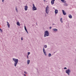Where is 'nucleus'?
Listing matches in <instances>:
<instances>
[{
	"mask_svg": "<svg viewBox=\"0 0 76 76\" xmlns=\"http://www.w3.org/2000/svg\"><path fill=\"white\" fill-rule=\"evenodd\" d=\"M12 60L14 61L15 62V63H14V65L15 67H16V65H17V64H18V59L13 58L12 59Z\"/></svg>",
	"mask_w": 76,
	"mask_h": 76,
	"instance_id": "1",
	"label": "nucleus"
},
{
	"mask_svg": "<svg viewBox=\"0 0 76 76\" xmlns=\"http://www.w3.org/2000/svg\"><path fill=\"white\" fill-rule=\"evenodd\" d=\"M44 33L45 34H44V37H48L50 35L48 31L47 30L45 31Z\"/></svg>",
	"mask_w": 76,
	"mask_h": 76,
	"instance_id": "2",
	"label": "nucleus"
},
{
	"mask_svg": "<svg viewBox=\"0 0 76 76\" xmlns=\"http://www.w3.org/2000/svg\"><path fill=\"white\" fill-rule=\"evenodd\" d=\"M65 73H67L68 76H70V74L71 73V70L69 69H68L65 71Z\"/></svg>",
	"mask_w": 76,
	"mask_h": 76,
	"instance_id": "3",
	"label": "nucleus"
},
{
	"mask_svg": "<svg viewBox=\"0 0 76 76\" xmlns=\"http://www.w3.org/2000/svg\"><path fill=\"white\" fill-rule=\"evenodd\" d=\"M49 6H47L46 7V13L47 14V15H48V13H49V11L50 10H49Z\"/></svg>",
	"mask_w": 76,
	"mask_h": 76,
	"instance_id": "4",
	"label": "nucleus"
},
{
	"mask_svg": "<svg viewBox=\"0 0 76 76\" xmlns=\"http://www.w3.org/2000/svg\"><path fill=\"white\" fill-rule=\"evenodd\" d=\"M37 10V7H35L34 4H33L32 10L34 11V10Z\"/></svg>",
	"mask_w": 76,
	"mask_h": 76,
	"instance_id": "5",
	"label": "nucleus"
},
{
	"mask_svg": "<svg viewBox=\"0 0 76 76\" xmlns=\"http://www.w3.org/2000/svg\"><path fill=\"white\" fill-rule=\"evenodd\" d=\"M28 7L27 6V5H26L24 7V10L26 11L27 10H28Z\"/></svg>",
	"mask_w": 76,
	"mask_h": 76,
	"instance_id": "6",
	"label": "nucleus"
},
{
	"mask_svg": "<svg viewBox=\"0 0 76 76\" xmlns=\"http://www.w3.org/2000/svg\"><path fill=\"white\" fill-rule=\"evenodd\" d=\"M43 51L45 56H47V54H46V52H45V49H44V48H43Z\"/></svg>",
	"mask_w": 76,
	"mask_h": 76,
	"instance_id": "7",
	"label": "nucleus"
},
{
	"mask_svg": "<svg viewBox=\"0 0 76 76\" xmlns=\"http://www.w3.org/2000/svg\"><path fill=\"white\" fill-rule=\"evenodd\" d=\"M62 13L64 15H66V13L65 12V11H64V10H62Z\"/></svg>",
	"mask_w": 76,
	"mask_h": 76,
	"instance_id": "8",
	"label": "nucleus"
},
{
	"mask_svg": "<svg viewBox=\"0 0 76 76\" xmlns=\"http://www.w3.org/2000/svg\"><path fill=\"white\" fill-rule=\"evenodd\" d=\"M58 10H55V14H57L58 13Z\"/></svg>",
	"mask_w": 76,
	"mask_h": 76,
	"instance_id": "9",
	"label": "nucleus"
},
{
	"mask_svg": "<svg viewBox=\"0 0 76 76\" xmlns=\"http://www.w3.org/2000/svg\"><path fill=\"white\" fill-rule=\"evenodd\" d=\"M52 30L53 31H55V32H56V31H58V30L57 29H56V28H53L52 29Z\"/></svg>",
	"mask_w": 76,
	"mask_h": 76,
	"instance_id": "10",
	"label": "nucleus"
},
{
	"mask_svg": "<svg viewBox=\"0 0 76 76\" xmlns=\"http://www.w3.org/2000/svg\"><path fill=\"white\" fill-rule=\"evenodd\" d=\"M61 1L62 2V3H66V1L64 0H61Z\"/></svg>",
	"mask_w": 76,
	"mask_h": 76,
	"instance_id": "11",
	"label": "nucleus"
},
{
	"mask_svg": "<svg viewBox=\"0 0 76 76\" xmlns=\"http://www.w3.org/2000/svg\"><path fill=\"white\" fill-rule=\"evenodd\" d=\"M68 16L69 18H70V19H72V16L70 14Z\"/></svg>",
	"mask_w": 76,
	"mask_h": 76,
	"instance_id": "12",
	"label": "nucleus"
},
{
	"mask_svg": "<svg viewBox=\"0 0 76 76\" xmlns=\"http://www.w3.org/2000/svg\"><path fill=\"white\" fill-rule=\"evenodd\" d=\"M51 3L52 4H54V1L52 0L51 1Z\"/></svg>",
	"mask_w": 76,
	"mask_h": 76,
	"instance_id": "13",
	"label": "nucleus"
},
{
	"mask_svg": "<svg viewBox=\"0 0 76 76\" xmlns=\"http://www.w3.org/2000/svg\"><path fill=\"white\" fill-rule=\"evenodd\" d=\"M30 62V60L28 59L27 61V64H29Z\"/></svg>",
	"mask_w": 76,
	"mask_h": 76,
	"instance_id": "14",
	"label": "nucleus"
},
{
	"mask_svg": "<svg viewBox=\"0 0 76 76\" xmlns=\"http://www.w3.org/2000/svg\"><path fill=\"white\" fill-rule=\"evenodd\" d=\"M17 25H18V26H20V23H19V22H17Z\"/></svg>",
	"mask_w": 76,
	"mask_h": 76,
	"instance_id": "15",
	"label": "nucleus"
},
{
	"mask_svg": "<svg viewBox=\"0 0 76 76\" xmlns=\"http://www.w3.org/2000/svg\"><path fill=\"white\" fill-rule=\"evenodd\" d=\"M7 26H8L9 28H10V25L9 24V22H7Z\"/></svg>",
	"mask_w": 76,
	"mask_h": 76,
	"instance_id": "16",
	"label": "nucleus"
},
{
	"mask_svg": "<svg viewBox=\"0 0 76 76\" xmlns=\"http://www.w3.org/2000/svg\"><path fill=\"white\" fill-rule=\"evenodd\" d=\"M44 48H46L47 47V45H44Z\"/></svg>",
	"mask_w": 76,
	"mask_h": 76,
	"instance_id": "17",
	"label": "nucleus"
},
{
	"mask_svg": "<svg viewBox=\"0 0 76 76\" xmlns=\"http://www.w3.org/2000/svg\"><path fill=\"white\" fill-rule=\"evenodd\" d=\"M48 57H51V53H49L48 54Z\"/></svg>",
	"mask_w": 76,
	"mask_h": 76,
	"instance_id": "18",
	"label": "nucleus"
},
{
	"mask_svg": "<svg viewBox=\"0 0 76 76\" xmlns=\"http://www.w3.org/2000/svg\"><path fill=\"white\" fill-rule=\"evenodd\" d=\"M15 10L17 12V13H18V9H17V7H16L15 8Z\"/></svg>",
	"mask_w": 76,
	"mask_h": 76,
	"instance_id": "19",
	"label": "nucleus"
},
{
	"mask_svg": "<svg viewBox=\"0 0 76 76\" xmlns=\"http://www.w3.org/2000/svg\"><path fill=\"white\" fill-rule=\"evenodd\" d=\"M60 22H61V23H63V20H62V18H61L60 19Z\"/></svg>",
	"mask_w": 76,
	"mask_h": 76,
	"instance_id": "20",
	"label": "nucleus"
},
{
	"mask_svg": "<svg viewBox=\"0 0 76 76\" xmlns=\"http://www.w3.org/2000/svg\"><path fill=\"white\" fill-rule=\"evenodd\" d=\"M24 28H25V30L26 31H27V29H26V27L25 26H24Z\"/></svg>",
	"mask_w": 76,
	"mask_h": 76,
	"instance_id": "21",
	"label": "nucleus"
},
{
	"mask_svg": "<svg viewBox=\"0 0 76 76\" xmlns=\"http://www.w3.org/2000/svg\"><path fill=\"white\" fill-rule=\"evenodd\" d=\"M0 31L1 32H3V30L1 28H0Z\"/></svg>",
	"mask_w": 76,
	"mask_h": 76,
	"instance_id": "22",
	"label": "nucleus"
},
{
	"mask_svg": "<svg viewBox=\"0 0 76 76\" xmlns=\"http://www.w3.org/2000/svg\"><path fill=\"white\" fill-rule=\"evenodd\" d=\"M64 6H67V4H64Z\"/></svg>",
	"mask_w": 76,
	"mask_h": 76,
	"instance_id": "23",
	"label": "nucleus"
},
{
	"mask_svg": "<svg viewBox=\"0 0 76 76\" xmlns=\"http://www.w3.org/2000/svg\"><path fill=\"white\" fill-rule=\"evenodd\" d=\"M30 54V52H29L28 53L27 56H29Z\"/></svg>",
	"mask_w": 76,
	"mask_h": 76,
	"instance_id": "24",
	"label": "nucleus"
},
{
	"mask_svg": "<svg viewBox=\"0 0 76 76\" xmlns=\"http://www.w3.org/2000/svg\"><path fill=\"white\" fill-rule=\"evenodd\" d=\"M24 73L25 74H27V72H26L25 71Z\"/></svg>",
	"mask_w": 76,
	"mask_h": 76,
	"instance_id": "25",
	"label": "nucleus"
},
{
	"mask_svg": "<svg viewBox=\"0 0 76 76\" xmlns=\"http://www.w3.org/2000/svg\"><path fill=\"white\" fill-rule=\"evenodd\" d=\"M64 69H67V68H66V67H65L64 68Z\"/></svg>",
	"mask_w": 76,
	"mask_h": 76,
	"instance_id": "26",
	"label": "nucleus"
},
{
	"mask_svg": "<svg viewBox=\"0 0 76 76\" xmlns=\"http://www.w3.org/2000/svg\"><path fill=\"white\" fill-rule=\"evenodd\" d=\"M26 31V32L27 34H29V33H28V31L27 30Z\"/></svg>",
	"mask_w": 76,
	"mask_h": 76,
	"instance_id": "27",
	"label": "nucleus"
},
{
	"mask_svg": "<svg viewBox=\"0 0 76 76\" xmlns=\"http://www.w3.org/2000/svg\"><path fill=\"white\" fill-rule=\"evenodd\" d=\"M21 40H23V37H22L21 38Z\"/></svg>",
	"mask_w": 76,
	"mask_h": 76,
	"instance_id": "28",
	"label": "nucleus"
},
{
	"mask_svg": "<svg viewBox=\"0 0 76 76\" xmlns=\"http://www.w3.org/2000/svg\"><path fill=\"white\" fill-rule=\"evenodd\" d=\"M51 28H52L51 27H49V29H51Z\"/></svg>",
	"mask_w": 76,
	"mask_h": 76,
	"instance_id": "29",
	"label": "nucleus"
},
{
	"mask_svg": "<svg viewBox=\"0 0 76 76\" xmlns=\"http://www.w3.org/2000/svg\"><path fill=\"white\" fill-rule=\"evenodd\" d=\"M27 58H29V57H28V56L27 55Z\"/></svg>",
	"mask_w": 76,
	"mask_h": 76,
	"instance_id": "30",
	"label": "nucleus"
},
{
	"mask_svg": "<svg viewBox=\"0 0 76 76\" xmlns=\"http://www.w3.org/2000/svg\"><path fill=\"white\" fill-rule=\"evenodd\" d=\"M2 2H4V0H2Z\"/></svg>",
	"mask_w": 76,
	"mask_h": 76,
	"instance_id": "31",
	"label": "nucleus"
},
{
	"mask_svg": "<svg viewBox=\"0 0 76 76\" xmlns=\"http://www.w3.org/2000/svg\"><path fill=\"white\" fill-rule=\"evenodd\" d=\"M52 25H55V24H54V23H53V24H52Z\"/></svg>",
	"mask_w": 76,
	"mask_h": 76,
	"instance_id": "32",
	"label": "nucleus"
},
{
	"mask_svg": "<svg viewBox=\"0 0 76 76\" xmlns=\"http://www.w3.org/2000/svg\"><path fill=\"white\" fill-rule=\"evenodd\" d=\"M24 76H26V74H24Z\"/></svg>",
	"mask_w": 76,
	"mask_h": 76,
	"instance_id": "33",
	"label": "nucleus"
},
{
	"mask_svg": "<svg viewBox=\"0 0 76 76\" xmlns=\"http://www.w3.org/2000/svg\"><path fill=\"white\" fill-rule=\"evenodd\" d=\"M36 25H37L38 24H37V23H36Z\"/></svg>",
	"mask_w": 76,
	"mask_h": 76,
	"instance_id": "34",
	"label": "nucleus"
},
{
	"mask_svg": "<svg viewBox=\"0 0 76 76\" xmlns=\"http://www.w3.org/2000/svg\"><path fill=\"white\" fill-rule=\"evenodd\" d=\"M44 1H45V0H43Z\"/></svg>",
	"mask_w": 76,
	"mask_h": 76,
	"instance_id": "35",
	"label": "nucleus"
},
{
	"mask_svg": "<svg viewBox=\"0 0 76 76\" xmlns=\"http://www.w3.org/2000/svg\"><path fill=\"white\" fill-rule=\"evenodd\" d=\"M52 1H55V0H52Z\"/></svg>",
	"mask_w": 76,
	"mask_h": 76,
	"instance_id": "36",
	"label": "nucleus"
},
{
	"mask_svg": "<svg viewBox=\"0 0 76 76\" xmlns=\"http://www.w3.org/2000/svg\"><path fill=\"white\" fill-rule=\"evenodd\" d=\"M32 26H34V25H32Z\"/></svg>",
	"mask_w": 76,
	"mask_h": 76,
	"instance_id": "37",
	"label": "nucleus"
}]
</instances>
